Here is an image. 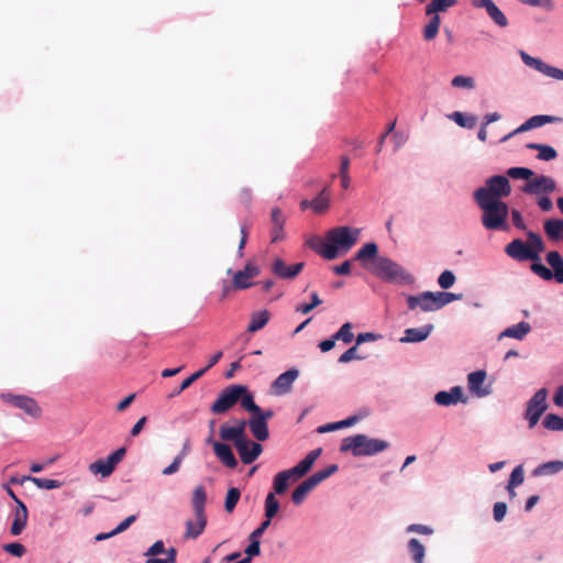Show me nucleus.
Segmentation results:
<instances>
[{
    "label": "nucleus",
    "mask_w": 563,
    "mask_h": 563,
    "mask_svg": "<svg viewBox=\"0 0 563 563\" xmlns=\"http://www.w3.org/2000/svg\"><path fill=\"white\" fill-rule=\"evenodd\" d=\"M354 260L358 261L364 268L387 282L409 283L412 279L411 275L399 264L386 256H378V246L374 242L364 244L356 252Z\"/></svg>",
    "instance_id": "nucleus-1"
},
{
    "label": "nucleus",
    "mask_w": 563,
    "mask_h": 563,
    "mask_svg": "<svg viewBox=\"0 0 563 563\" xmlns=\"http://www.w3.org/2000/svg\"><path fill=\"white\" fill-rule=\"evenodd\" d=\"M360 229L336 227L325 233L324 240L318 238L308 242V246L325 260H334L339 251L347 252L358 240Z\"/></svg>",
    "instance_id": "nucleus-2"
},
{
    "label": "nucleus",
    "mask_w": 563,
    "mask_h": 563,
    "mask_svg": "<svg viewBox=\"0 0 563 563\" xmlns=\"http://www.w3.org/2000/svg\"><path fill=\"white\" fill-rule=\"evenodd\" d=\"M234 426L222 424L220 427V438L223 441L233 442L241 461L244 464H252L263 452V446L257 442H252L246 438V421L235 419Z\"/></svg>",
    "instance_id": "nucleus-3"
},
{
    "label": "nucleus",
    "mask_w": 563,
    "mask_h": 563,
    "mask_svg": "<svg viewBox=\"0 0 563 563\" xmlns=\"http://www.w3.org/2000/svg\"><path fill=\"white\" fill-rule=\"evenodd\" d=\"M389 448L387 441L371 439L365 434H355L342 440L340 451L351 452L354 456H371Z\"/></svg>",
    "instance_id": "nucleus-4"
},
{
    "label": "nucleus",
    "mask_w": 563,
    "mask_h": 563,
    "mask_svg": "<svg viewBox=\"0 0 563 563\" xmlns=\"http://www.w3.org/2000/svg\"><path fill=\"white\" fill-rule=\"evenodd\" d=\"M482 209V223L487 230H507L508 206L504 201H476Z\"/></svg>",
    "instance_id": "nucleus-5"
},
{
    "label": "nucleus",
    "mask_w": 563,
    "mask_h": 563,
    "mask_svg": "<svg viewBox=\"0 0 563 563\" xmlns=\"http://www.w3.org/2000/svg\"><path fill=\"white\" fill-rule=\"evenodd\" d=\"M511 192V187L506 176L496 175L489 177L484 187L475 190V201H501V198L508 197Z\"/></svg>",
    "instance_id": "nucleus-6"
},
{
    "label": "nucleus",
    "mask_w": 563,
    "mask_h": 563,
    "mask_svg": "<svg viewBox=\"0 0 563 563\" xmlns=\"http://www.w3.org/2000/svg\"><path fill=\"white\" fill-rule=\"evenodd\" d=\"M338 471L336 464H331L323 470H320L299 484L291 494V500L295 505L303 503L307 495L317 487L321 482L330 477Z\"/></svg>",
    "instance_id": "nucleus-7"
},
{
    "label": "nucleus",
    "mask_w": 563,
    "mask_h": 563,
    "mask_svg": "<svg viewBox=\"0 0 563 563\" xmlns=\"http://www.w3.org/2000/svg\"><path fill=\"white\" fill-rule=\"evenodd\" d=\"M243 393H245L244 385H230L225 387L211 405L210 411L214 415L225 413L235 406Z\"/></svg>",
    "instance_id": "nucleus-8"
},
{
    "label": "nucleus",
    "mask_w": 563,
    "mask_h": 563,
    "mask_svg": "<svg viewBox=\"0 0 563 563\" xmlns=\"http://www.w3.org/2000/svg\"><path fill=\"white\" fill-rule=\"evenodd\" d=\"M547 397L548 390L545 388H541L536 391V394L528 401L527 409L525 411V418L528 420L530 429L536 427L540 417L548 409Z\"/></svg>",
    "instance_id": "nucleus-9"
},
{
    "label": "nucleus",
    "mask_w": 563,
    "mask_h": 563,
    "mask_svg": "<svg viewBox=\"0 0 563 563\" xmlns=\"http://www.w3.org/2000/svg\"><path fill=\"white\" fill-rule=\"evenodd\" d=\"M0 397L4 402L21 409L24 413L32 418H40L42 415V409L32 397L25 395H14L11 393L1 394Z\"/></svg>",
    "instance_id": "nucleus-10"
},
{
    "label": "nucleus",
    "mask_w": 563,
    "mask_h": 563,
    "mask_svg": "<svg viewBox=\"0 0 563 563\" xmlns=\"http://www.w3.org/2000/svg\"><path fill=\"white\" fill-rule=\"evenodd\" d=\"M126 453L125 448H120L111 453L107 459H100L89 465V471L92 474H100L102 477L110 476L115 466L124 459Z\"/></svg>",
    "instance_id": "nucleus-11"
},
{
    "label": "nucleus",
    "mask_w": 563,
    "mask_h": 563,
    "mask_svg": "<svg viewBox=\"0 0 563 563\" xmlns=\"http://www.w3.org/2000/svg\"><path fill=\"white\" fill-rule=\"evenodd\" d=\"M407 305L409 310L419 308L423 312L439 310L437 294L432 291H423L419 295L407 296Z\"/></svg>",
    "instance_id": "nucleus-12"
},
{
    "label": "nucleus",
    "mask_w": 563,
    "mask_h": 563,
    "mask_svg": "<svg viewBox=\"0 0 563 563\" xmlns=\"http://www.w3.org/2000/svg\"><path fill=\"white\" fill-rule=\"evenodd\" d=\"M555 180L552 177L544 175L531 178L521 188L522 192L537 196L551 194L555 191Z\"/></svg>",
    "instance_id": "nucleus-13"
},
{
    "label": "nucleus",
    "mask_w": 563,
    "mask_h": 563,
    "mask_svg": "<svg viewBox=\"0 0 563 563\" xmlns=\"http://www.w3.org/2000/svg\"><path fill=\"white\" fill-rule=\"evenodd\" d=\"M562 121H563L562 118L554 117V115H547V114L533 115V117L529 118L526 122H523L520 126H518L516 130H514L509 134L505 135L500 141L506 142L518 133H523V132L530 131L532 129L543 126L548 123H559Z\"/></svg>",
    "instance_id": "nucleus-14"
},
{
    "label": "nucleus",
    "mask_w": 563,
    "mask_h": 563,
    "mask_svg": "<svg viewBox=\"0 0 563 563\" xmlns=\"http://www.w3.org/2000/svg\"><path fill=\"white\" fill-rule=\"evenodd\" d=\"M520 57L525 65L531 67L539 73L553 78L555 80H563V70L545 64L542 59L532 57L528 53L520 51Z\"/></svg>",
    "instance_id": "nucleus-15"
},
{
    "label": "nucleus",
    "mask_w": 563,
    "mask_h": 563,
    "mask_svg": "<svg viewBox=\"0 0 563 563\" xmlns=\"http://www.w3.org/2000/svg\"><path fill=\"white\" fill-rule=\"evenodd\" d=\"M530 249L522 240L515 239L506 245L505 252L508 256L519 262L540 261V256L536 252H531Z\"/></svg>",
    "instance_id": "nucleus-16"
},
{
    "label": "nucleus",
    "mask_w": 563,
    "mask_h": 563,
    "mask_svg": "<svg viewBox=\"0 0 563 563\" xmlns=\"http://www.w3.org/2000/svg\"><path fill=\"white\" fill-rule=\"evenodd\" d=\"M258 275L260 267L251 262H247L244 269L234 273L232 279V287L234 289H247L253 285L251 279Z\"/></svg>",
    "instance_id": "nucleus-17"
},
{
    "label": "nucleus",
    "mask_w": 563,
    "mask_h": 563,
    "mask_svg": "<svg viewBox=\"0 0 563 563\" xmlns=\"http://www.w3.org/2000/svg\"><path fill=\"white\" fill-rule=\"evenodd\" d=\"M471 3L474 8L485 9L492 21L499 27H506L508 25L506 15L493 0H471Z\"/></svg>",
    "instance_id": "nucleus-18"
},
{
    "label": "nucleus",
    "mask_w": 563,
    "mask_h": 563,
    "mask_svg": "<svg viewBox=\"0 0 563 563\" xmlns=\"http://www.w3.org/2000/svg\"><path fill=\"white\" fill-rule=\"evenodd\" d=\"M299 376V371L290 368L285 373L280 374L272 384V391L275 395L282 396L291 390L292 383Z\"/></svg>",
    "instance_id": "nucleus-19"
},
{
    "label": "nucleus",
    "mask_w": 563,
    "mask_h": 563,
    "mask_svg": "<svg viewBox=\"0 0 563 563\" xmlns=\"http://www.w3.org/2000/svg\"><path fill=\"white\" fill-rule=\"evenodd\" d=\"M303 268V263L287 265L282 258H275L272 265L273 273L283 279L295 278Z\"/></svg>",
    "instance_id": "nucleus-20"
},
{
    "label": "nucleus",
    "mask_w": 563,
    "mask_h": 563,
    "mask_svg": "<svg viewBox=\"0 0 563 563\" xmlns=\"http://www.w3.org/2000/svg\"><path fill=\"white\" fill-rule=\"evenodd\" d=\"M29 519V511L23 501H19V506L13 511V521L10 528L12 536H20L25 529Z\"/></svg>",
    "instance_id": "nucleus-21"
},
{
    "label": "nucleus",
    "mask_w": 563,
    "mask_h": 563,
    "mask_svg": "<svg viewBox=\"0 0 563 563\" xmlns=\"http://www.w3.org/2000/svg\"><path fill=\"white\" fill-rule=\"evenodd\" d=\"M321 453H322L321 448L312 450L296 466H294L292 468H289V471L294 475V481H297L298 478L306 475L310 471L312 465L314 464L316 460L321 455Z\"/></svg>",
    "instance_id": "nucleus-22"
},
{
    "label": "nucleus",
    "mask_w": 563,
    "mask_h": 563,
    "mask_svg": "<svg viewBox=\"0 0 563 563\" xmlns=\"http://www.w3.org/2000/svg\"><path fill=\"white\" fill-rule=\"evenodd\" d=\"M434 401L440 406L455 405L459 401H463V389L460 386H455L450 391H439L434 396Z\"/></svg>",
    "instance_id": "nucleus-23"
},
{
    "label": "nucleus",
    "mask_w": 563,
    "mask_h": 563,
    "mask_svg": "<svg viewBox=\"0 0 563 563\" xmlns=\"http://www.w3.org/2000/svg\"><path fill=\"white\" fill-rule=\"evenodd\" d=\"M213 451L217 457L227 466L230 468H234L238 465V461L231 450V448L222 442H214L213 443Z\"/></svg>",
    "instance_id": "nucleus-24"
},
{
    "label": "nucleus",
    "mask_w": 563,
    "mask_h": 563,
    "mask_svg": "<svg viewBox=\"0 0 563 563\" xmlns=\"http://www.w3.org/2000/svg\"><path fill=\"white\" fill-rule=\"evenodd\" d=\"M486 379L485 371H475L468 374L467 383L468 388L472 393H475L477 396L483 397L489 394V391L482 387Z\"/></svg>",
    "instance_id": "nucleus-25"
},
{
    "label": "nucleus",
    "mask_w": 563,
    "mask_h": 563,
    "mask_svg": "<svg viewBox=\"0 0 563 563\" xmlns=\"http://www.w3.org/2000/svg\"><path fill=\"white\" fill-rule=\"evenodd\" d=\"M249 424L250 430L253 434V437L257 441H265L269 437L268 426L267 422L263 421L262 419H258L254 415L251 417L249 421H246V426Z\"/></svg>",
    "instance_id": "nucleus-26"
},
{
    "label": "nucleus",
    "mask_w": 563,
    "mask_h": 563,
    "mask_svg": "<svg viewBox=\"0 0 563 563\" xmlns=\"http://www.w3.org/2000/svg\"><path fill=\"white\" fill-rule=\"evenodd\" d=\"M433 330L432 324H426L420 328H410L405 331V338L402 342H421L426 340Z\"/></svg>",
    "instance_id": "nucleus-27"
},
{
    "label": "nucleus",
    "mask_w": 563,
    "mask_h": 563,
    "mask_svg": "<svg viewBox=\"0 0 563 563\" xmlns=\"http://www.w3.org/2000/svg\"><path fill=\"white\" fill-rule=\"evenodd\" d=\"M547 263L553 268V276L559 284L563 283V257L558 251L547 254Z\"/></svg>",
    "instance_id": "nucleus-28"
},
{
    "label": "nucleus",
    "mask_w": 563,
    "mask_h": 563,
    "mask_svg": "<svg viewBox=\"0 0 563 563\" xmlns=\"http://www.w3.org/2000/svg\"><path fill=\"white\" fill-rule=\"evenodd\" d=\"M530 331H531V325L526 321H521L516 325L505 329L499 334V339L514 338L517 340H522Z\"/></svg>",
    "instance_id": "nucleus-29"
},
{
    "label": "nucleus",
    "mask_w": 563,
    "mask_h": 563,
    "mask_svg": "<svg viewBox=\"0 0 563 563\" xmlns=\"http://www.w3.org/2000/svg\"><path fill=\"white\" fill-rule=\"evenodd\" d=\"M207 500V493L202 485L197 486L192 494V509L196 517L206 516L205 506Z\"/></svg>",
    "instance_id": "nucleus-30"
},
{
    "label": "nucleus",
    "mask_w": 563,
    "mask_h": 563,
    "mask_svg": "<svg viewBox=\"0 0 563 563\" xmlns=\"http://www.w3.org/2000/svg\"><path fill=\"white\" fill-rule=\"evenodd\" d=\"M207 516L196 517V522L188 520L186 522V539H197L205 530Z\"/></svg>",
    "instance_id": "nucleus-31"
},
{
    "label": "nucleus",
    "mask_w": 563,
    "mask_h": 563,
    "mask_svg": "<svg viewBox=\"0 0 563 563\" xmlns=\"http://www.w3.org/2000/svg\"><path fill=\"white\" fill-rule=\"evenodd\" d=\"M330 207L329 188H323L320 194L311 200L310 208L318 214L325 212Z\"/></svg>",
    "instance_id": "nucleus-32"
},
{
    "label": "nucleus",
    "mask_w": 563,
    "mask_h": 563,
    "mask_svg": "<svg viewBox=\"0 0 563 563\" xmlns=\"http://www.w3.org/2000/svg\"><path fill=\"white\" fill-rule=\"evenodd\" d=\"M290 481H294V475L289 470L277 473L273 482L275 493L278 495L286 493Z\"/></svg>",
    "instance_id": "nucleus-33"
},
{
    "label": "nucleus",
    "mask_w": 563,
    "mask_h": 563,
    "mask_svg": "<svg viewBox=\"0 0 563 563\" xmlns=\"http://www.w3.org/2000/svg\"><path fill=\"white\" fill-rule=\"evenodd\" d=\"M544 231L550 240L558 241L562 238L563 220L550 219L544 222Z\"/></svg>",
    "instance_id": "nucleus-34"
},
{
    "label": "nucleus",
    "mask_w": 563,
    "mask_h": 563,
    "mask_svg": "<svg viewBox=\"0 0 563 563\" xmlns=\"http://www.w3.org/2000/svg\"><path fill=\"white\" fill-rule=\"evenodd\" d=\"M269 317L271 314L267 310L254 312L251 316V322L247 327V331L253 333L263 329L268 323Z\"/></svg>",
    "instance_id": "nucleus-35"
},
{
    "label": "nucleus",
    "mask_w": 563,
    "mask_h": 563,
    "mask_svg": "<svg viewBox=\"0 0 563 563\" xmlns=\"http://www.w3.org/2000/svg\"><path fill=\"white\" fill-rule=\"evenodd\" d=\"M527 148L538 151L537 157H538V159H541V161L549 162V161L555 159L558 157L556 151L550 145L529 143V144H527Z\"/></svg>",
    "instance_id": "nucleus-36"
},
{
    "label": "nucleus",
    "mask_w": 563,
    "mask_h": 563,
    "mask_svg": "<svg viewBox=\"0 0 563 563\" xmlns=\"http://www.w3.org/2000/svg\"><path fill=\"white\" fill-rule=\"evenodd\" d=\"M456 0H430L426 7V14H437L438 12H445L456 4Z\"/></svg>",
    "instance_id": "nucleus-37"
},
{
    "label": "nucleus",
    "mask_w": 563,
    "mask_h": 563,
    "mask_svg": "<svg viewBox=\"0 0 563 563\" xmlns=\"http://www.w3.org/2000/svg\"><path fill=\"white\" fill-rule=\"evenodd\" d=\"M408 549L412 556L413 563H422L426 554L423 544L418 539H410Z\"/></svg>",
    "instance_id": "nucleus-38"
},
{
    "label": "nucleus",
    "mask_w": 563,
    "mask_h": 563,
    "mask_svg": "<svg viewBox=\"0 0 563 563\" xmlns=\"http://www.w3.org/2000/svg\"><path fill=\"white\" fill-rule=\"evenodd\" d=\"M440 16L438 14H431L429 23L424 26L423 37L426 41H432L439 33Z\"/></svg>",
    "instance_id": "nucleus-39"
},
{
    "label": "nucleus",
    "mask_w": 563,
    "mask_h": 563,
    "mask_svg": "<svg viewBox=\"0 0 563 563\" xmlns=\"http://www.w3.org/2000/svg\"><path fill=\"white\" fill-rule=\"evenodd\" d=\"M451 120H453L457 125L462 128L472 129L476 124L475 115H464L462 112L455 111L449 115Z\"/></svg>",
    "instance_id": "nucleus-40"
},
{
    "label": "nucleus",
    "mask_w": 563,
    "mask_h": 563,
    "mask_svg": "<svg viewBox=\"0 0 563 563\" xmlns=\"http://www.w3.org/2000/svg\"><path fill=\"white\" fill-rule=\"evenodd\" d=\"M239 401L241 402V407L251 412V413H255V412H261V408L260 406H257L255 402H254V399H253V395L250 394L247 387L245 386V393L242 394V396L240 397Z\"/></svg>",
    "instance_id": "nucleus-41"
},
{
    "label": "nucleus",
    "mask_w": 563,
    "mask_h": 563,
    "mask_svg": "<svg viewBox=\"0 0 563 563\" xmlns=\"http://www.w3.org/2000/svg\"><path fill=\"white\" fill-rule=\"evenodd\" d=\"M563 470V462L561 461H551L544 464H541L534 470V475H543V474H554Z\"/></svg>",
    "instance_id": "nucleus-42"
},
{
    "label": "nucleus",
    "mask_w": 563,
    "mask_h": 563,
    "mask_svg": "<svg viewBox=\"0 0 563 563\" xmlns=\"http://www.w3.org/2000/svg\"><path fill=\"white\" fill-rule=\"evenodd\" d=\"M279 510V503L274 493H269L265 499V517L272 520Z\"/></svg>",
    "instance_id": "nucleus-43"
},
{
    "label": "nucleus",
    "mask_w": 563,
    "mask_h": 563,
    "mask_svg": "<svg viewBox=\"0 0 563 563\" xmlns=\"http://www.w3.org/2000/svg\"><path fill=\"white\" fill-rule=\"evenodd\" d=\"M202 375H205V371H197L195 372L194 374H191L189 377H187L186 379L183 380V383L180 384V386L178 388H176L175 390H173L170 394H169V398H173V397H176L178 395H180L185 389H187L188 387H190L197 379H199Z\"/></svg>",
    "instance_id": "nucleus-44"
},
{
    "label": "nucleus",
    "mask_w": 563,
    "mask_h": 563,
    "mask_svg": "<svg viewBox=\"0 0 563 563\" xmlns=\"http://www.w3.org/2000/svg\"><path fill=\"white\" fill-rule=\"evenodd\" d=\"M250 544L245 549L246 556L234 563H251L253 556H256L261 553V543L260 539H249Z\"/></svg>",
    "instance_id": "nucleus-45"
},
{
    "label": "nucleus",
    "mask_w": 563,
    "mask_h": 563,
    "mask_svg": "<svg viewBox=\"0 0 563 563\" xmlns=\"http://www.w3.org/2000/svg\"><path fill=\"white\" fill-rule=\"evenodd\" d=\"M542 424L548 430L561 431L563 430V418L559 417L555 413H549L543 419Z\"/></svg>",
    "instance_id": "nucleus-46"
},
{
    "label": "nucleus",
    "mask_w": 563,
    "mask_h": 563,
    "mask_svg": "<svg viewBox=\"0 0 563 563\" xmlns=\"http://www.w3.org/2000/svg\"><path fill=\"white\" fill-rule=\"evenodd\" d=\"M527 236L528 242L526 244L531 247V252H536L540 256V253L544 251V243L541 236L532 231L528 232Z\"/></svg>",
    "instance_id": "nucleus-47"
},
{
    "label": "nucleus",
    "mask_w": 563,
    "mask_h": 563,
    "mask_svg": "<svg viewBox=\"0 0 563 563\" xmlns=\"http://www.w3.org/2000/svg\"><path fill=\"white\" fill-rule=\"evenodd\" d=\"M240 497H241V492L239 488L232 487L228 490L227 497H225V503H224V508L228 512L233 511L238 501L240 500Z\"/></svg>",
    "instance_id": "nucleus-48"
},
{
    "label": "nucleus",
    "mask_w": 563,
    "mask_h": 563,
    "mask_svg": "<svg viewBox=\"0 0 563 563\" xmlns=\"http://www.w3.org/2000/svg\"><path fill=\"white\" fill-rule=\"evenodd\" d=\"M507 175L514 179H526L529 181L534 173L527 167H511L507 170Z\"/></svg>",
    "instance_id": "nucleus-49"
},
{
    "label": "nucleus",
    "mask_w": 563,
    "mask_h": 563,
    "mask_svg": "<svg viewBox=\"0 0 563 563\" xmlns=\"http://www.w3.org/2000/svg\"><path fill=\"white\" fill-rule=\"evenodd\" d=\"M532 262L533 263L531 264L530 268L536 275H538L544 280H551L552 278H554L552 271L544 266L542 263H540V261Z\"/></svg>",
    "instance_id": "nucleus-50"
},
{
    "label": "nucleus",
    "mask_w": 563,
    "mask_h": 563,
    "mask_svg": "<svg viewBox=\"0 0 563 563\" xmlns=\"http://www.w3.org/2000/svg\"><path fill=\"white\" fill-rule=\"evenodd\" d=\"M523 478H525V475H523V467H522V465L516 466L512 470L511 474H510V478H509V482H508V485H507V489L511 490V488H514L516 486H519L520 484L523 483Z\"/></svg>",
    "instance_id": "nucleus-51"
},
{
    "label": "nucleus",
    "mask_w": 563,
    "mask_h": 563,
    "mask_svg": "<svg viewBox=\"0 0 563 563\" xmlns=\"http://www.w3.org/2000/svg\"><path fill=\"white\" fill-rule=\"evenodd\" d=\"M333 336L335 341L341 340L344 343H351L354 338L352 324L350 322L344 323Z\"/></svg>",
    "instance_id": "nucleus-52"
},
{
    "label": "nucleus",
    "mask_w": 563,
    "mask_h": 563,
    "mask_svg": "<svg viewBox=\"0 0 563 563\" xmlns=\"http://www.w3.org/2000/svg\"><path fill=\"white\" fill-rule=\"evenodd\" d=\"M437 298L439 308H443L444 306L451 303L452 301L462 299V294L446 292V291H437Z\"/></svg>",
    "instance_id": "nucleus-53"
},
{
    "label": "nucleus",
    "mask_w": 563,
    "mask_h": 563,
    "mask_svg": "<svg viewBox=\"0 0 563 563\" xmlns=\"http://www.w3.org/2000/svg\"><path fill=\"white\" fill-rule=\"evenodd\" d=\"M31 482H33L36 487L41 489H55L62 486V483L56 479L32 477Z\"/></svg>",
    "instance_id": "nucleus-54"
},
{
    "label": "nucleus",
    "mask_w": 563,
    "mask_h": 563,
    "mask_svg": "<svg viewBox=\"0 0 563 563\" xmlns=\"http://www.w3.org/2000/svg\"><path fill=\"white\" fill-rule=\"evenodd\" d=\"M455 283V276L451 271H444L438 278V284L443 289H449Z\"/></svg>",
    "instance_id": "nucleus-55"
},
{
    "label": "nucleus",
    "mask_w": 563,
    "mask_h": 563,
    "mask_svg": "<svg viewBox=\"0 0 563 563\" xmlns=\"http://www.w3.org/2000/svg\"><path fill=\"white\" fill-rule=\"evenodd\" d=\"M452 86L455 87V88H467V89H472L474 88V79L472 77H466V76H462V75H459V76H455L453 79H452Z\"/></svg>",
    "instance_id": "nucleus-56"
},
{
    "label": "nucleus",
    "mask_w": 563,
    "mask_h": 563,
    "mask_svg": "<svg viewBox=\"0 0 563 563\" xmlns=\"http://www.w3.org/2000/svg\"><path fill=\"white\" fill-rule=\"evenodd\" d=\"M357 346L358 345H353L352 347L347 349L340 357H339V362L340 363H349L353 360H364L365 356H362V355H358L357 354Z\"/></svg>",
    "instance_id": "nucleus-57"
},
{
    "label": "nucleus",
    "mask_w": 563,
    "mask_h": 563,
    "mask_svg": "<svg viewBox=\"0 0 563 563\" xmlns=\"http://www.w3.org/2000/svg\"><path fill=\"white\" fill-rule=\"evenodd\" d=\"M3 550L13 556L21 558L25 553V547L18 542H12L3 545Z\"/></svg>",
    "instance_id": "nucleus-58"
},
{
    "label": "nucleus",
    "mask_w": 563,
    "mask_h": 563,
    "mask_svg": "<svg viewBox=\"0 0 563 563\" xmlns=\"http://www.w3.org/2000/svg\"><path fill=\"white\" fill-rule=\"evenodd\" d=\"M506 512H507V505L505 503L497 501L494 505L493 514H494V519L497 522H500L505 518Z\"/></svg>",
    "instance_id": "nucleus-59"
},
{
    "label": "nucleus",
    "mask_w": 563,
    "mask_h": 563,
    "mask_svg": "<svg viewBox=\"0 0 563 563\" xmlns=\"http://www.w3.org/2000/svg\"><path fill=\"white\" fill-rule=\"evenodd\" d=\"M271 217H272L273 227H277L278 230L284 229L285 218L279 208H274L272 210Z\"/></svg>",
    "instance_id": "nucleus-60"
},
{
    "label": "nucleus",
    "mask_w": 563,
    "mask_h": 563,
    "mask_svg": "<svg viewBox=\"0 0 563 563\" xmlns=\"http://www.w3.org/2000/svg\"><path fill=\"white\" fill-rule=\"evenodd\" d=\"M361 420V417L355 415V416H351L344 420H341V421H338L335 423H332L331 424V429H342V428H347V427H351L353 424H355L357 421Z\"/></svg>",
    "instance_id": "nucleus-61"
},
{
    "label": "nucleus",
    "mask_w": 563,
    "mask_h": 563,
    "mask_svg": "<svg viewBox=\"0 0 563 563\" xmlns=\"http://www.w3.org/2000/svg\"><path fill=\"white\" fill-rule=\"evenodd\" d=\"M380 338H382L380 334H376L373 332H363L356 336V345H361L362 343H365V342H373Z\"/></svg>",
    "instance_id": "nucleus-62"
},
{
    "label": "nucleus",
    "mask_w": 563,
    "mask_h": 563,
    "mask_svg": "<svg viewBox=\"0 0 563 563\" xmlns=\"http://www.w3.org/2000/svg\"><path fill=\"white\" fill-rule=\"evenodd\" d=\"M164 552H166L164 542L158 540L145 552V556H156Z\"/></svg>",
    "instance_id": "nucleus-63"
},
{
    "label": "nucleus",
    "mask_w": 563,
    "mask_h": 563,
    "mask_svg": "<svg viewBox=\"0 0 563 563\" xmlns=\"http://www.w3.org/2000/svg\"><path fill=\"white\" fill-rule=\"evenodd\" d=\"M183 461H181V456H176L174 459V461L163 470V475H172V474H175L176 472L179 471V467L181 465Z\"/></svg>",
    "instance_id": "nucleus-64"
}]
</instances>
